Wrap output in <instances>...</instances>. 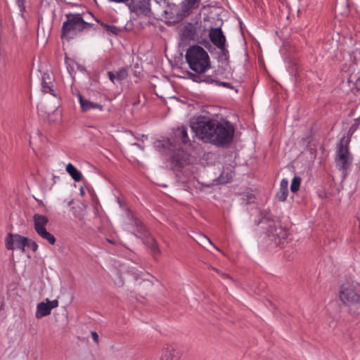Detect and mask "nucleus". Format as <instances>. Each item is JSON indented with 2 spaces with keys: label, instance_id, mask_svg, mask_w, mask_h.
<instances>
[{
  "label": "nucleus",
  "instance_id": "1",
  "mask_svg": "<svg viewBox=\"0 0 360 360\" xmlns=\"http://www.w3.org/2000/svg\"><path fill=\"white\" fill-rule=\"evenodd\" d=\"M190 125L196 136L217 146L229 144L233 138V126L227 121L219 122L205 116H200L192 119Z\"/></svg>",
  "mask_w": 360,
  "mask_h": 360
},
{
  "label": "nucleus",
  "instance_id": "2",
  "mask_svg": "<svg viewBox=\"0 0 360 360\" xmlns=\"http://www.w3.org/2000/svg\"><path fill=\"white\" fill-rule=\"evenodd\" d=\"M186 60L189 68L195 73L188 72V78L195 82L212 84L214 81L211 76L204 74L210 68V60L208 53L201 46L195 45L188 49Z\"/></svg>",
  "mask_w": 360,
  "mask_h": 360
},
{
  "label": "nucleus",
  "instance_id": "3",
  "mask_svg": "<svg viewBox=\"0 0 360 360\" xmlns=\"http://www.w3.org/2000/svg\"><path fill=\"white\" fill-rule=\"evenodd\" d=\"M89 27L90 24L85 22L80 14L67 15V20L63 24L61 37L72 38L78 32Z\"/></svg>",
  "mask_w": 360,
  "mask_h": 360
},
{
  "label": "nucleus",
  "instance_id": "4",
  "mask_svg": "<svg viewBox=\"0 0 360 360\" xmlns=\"http://www.w3.org/2000/svg\"><path fill=\"white\" fill-rule=\"evenodd\" d=\"M340 300L345 304H356L360 302V284L354 281L344 283L339 292Z\"/></svg>",
  "mask_w": 360,
  "mask_h": 360
},
{
  "label": "nucleus",
  "instance_id": "5",
  "mask_svg": "<svg viewBox=\"0 0 360 360\" xmlns=\"http://www.w3.org/2000/svg\"><path fill=\"white\" fill-rule=\"evenodd\" d=\"M352 161V157L349 151L347 143H345V139L342 138L338 145V150L335 157L336 165L340 170L347 169Z\"/></svg>",
  "mask_w": 360,
  "mask_h": 360
},
{
  "label": "nucleus",
  "instance_id": "6",
  "mask_svg": "<svg viewBox=\"0 0 360 360\" xmlns=\"http://www.w3.org/2000/svg\"><path fill=\"white\" fill-rule=\"evenodd\" d=\"M266 233L269 240L276 245H283L288 242V231L282 227L279 223L269 225Z\"/></svg>",
  "mask_w": 360,
  "mask_h": 360
},
{
  "label": "nucleus",
  "instance_id": "7",
  "mask_svg": "<svg viewBox=\"0 0 360 360\" xmlns=\"http://www.w3.org/2000/svg\"><path fill=\"white\" fill-rule=\"evenodd\" d=\"M166 4V0H161L159 1L160 6L165 7L162 11V20L169 24L177 22L179 19V13L177 6L174 4H167V6Z\"/></svg>",
  "mask_w": 360,
  "mask_h": 360
},
{
  "label": "nucleus",
  "instance_id": "8",
  "mask_svg": "<svg viewBox=\"0 0 360 360\" xmlns=\"http://www.w3.org/2000/svg\"><path fill=\"white\" fill-rule=\"evenodd\" d=\"M27 245V238L18 234L8 233L5 239V245L8 250L25 251Z\"/></svg>",
  "mask_w": 360,
  "mask_h": 360
},
{
  "label": "nucleus",
  "instance_id": "9",
  "mask_svg": "<svg viewBox=\"0 0 360 360\" xmlns=\"http://www.w3.org/2000/svg\"><path fill=\"white\" fill-rule=\"evenodd\" d=\"M181 352L174 344H165L162 346L159 360H179Z\"/></svg>",
  "mask_w": 360,
  "mask_h": 360
},
{
  "label": "nucleus",
  "instance_id": "10",
  "mask_svg": "<svg viewBox=\"0 0 360 360\" xmlns=\"http://www.w3.org/2000/svg\"><path fill=\"white\" fill-rule=\"evenodd\" d=\"M58 306V301L57 300L52 301L46 300V302H41L39 303L37 306V311L35 314L36 318L41 319L49 315L51 312V310L54 308H56Z\"/></svg>",
  "mask_w": 360,
  "mask_h": 360
},
{
  "label": "nucleus",
  "instance_id": "11",
  "mask_svg": "<svg viewBox=\"0 0 360 360\" xmlns=\"http://www.w3.org/2000/svg\"><path fill=\"white\" fill-rule=\"evenodd\" d=\"M209 36L217 47H222L225 44L226 38L220 27L210 29Z\"/></svg>",
  "mask_w": 360,
  "mask_h": 360
},
{
  "label": "nucleus",
  "instance_id": "12",
  "mask_svg": "<svg viewBox=\"0 0 360 360\" xmlns=\"http://www.w3.org/2000/svg\"><path fill=\"white\" fill-rule=\"evenodd\" d=\"M33 222H34V228L36 231V232H39L41 230H44L46 229V226L47 225L49 222V219L47 217L39 214H35L33 216Z\"/></svg>",
  "mask_w": 360,
  "mask_h": 360
},
{
  "label": "nucleus",
  "instance_id": "13",
  "mask_svg": "<svg viewBox=\"0 0 360 360\" xmlns=\"http://www.w3.org/2000/svg\"><path fill=\"white\" fill-rule=\"evenodd\" d=\"M79 101L82 110L84 112H86L93 109H98L100 111L103 110V106L101 105L91 102L89 100L85 99L82 96H79Z\"/></svg>",
  "mask_w": 360,
  "mask_h": 360
},
{
  "label": "nucleus",
  "instance_id": "14",
  "mask_svg": "<svg viewBox=\"0 0 360 360\" xmlns=\"http://www.w3.org/2000/svg\"><path fill=\"white\" fill-rule=\"evenodd\" d=\"M288 181L283 179L280 184L279 192L277 193L276 197L280 201H285L288 193Z\"/></svg>",
  "mask_w": 360,
  "mask_h": 360
},
{
  "label": "nucleus",
  "instance_id": "15",
  "mask_svg": "<svg viewBox=\"0 0 360 360\" xmlns=\"http://www.w3.org/2000/svg\"><path fill=\"white\" fill-rule=\"evenodd\" d=\"M66 172L75 181H80L82 179V174L72 163H68L65 167Z\"/></svg>",
  "mask_w": 360,
  "mask_h": 360
},
{
  "label": "nucleus",
  "instance_id": "16",
  "mask_svg": "<svg viewBox=\"0 0 360 360\" xmlns=\"http://www.w3.org/2000/svg\"><path fill=\"white\" fill-rule=\"evenodd\" d=\"M199 6L198 0H184L181 2V10L185 14H188L190 11Z\"/></svg>",
  "mask_w": 360,
  "mask_h": 360
},
{
  "label": "nucleus",
  "instance_id": "17",
  "mask_svg": "<svg viewBox=\"0 0 360 360\" xmlns=\"http://www.w3.org/2000/svg\"><path fill=\"white\" fill-rule=\"evenodd\" d=\"M42 81V89L45 93H50L53 96H56V94L55 90L53 88V84H51V78L49 75H44L43 76Z\"/></svg>",
  "mask_w": 360,
  "mask_h": 360
},
{
  "label": "nucleus",
  "instance_id": "18",
  "mask_svg": "<svg viewBox=\"0 0 360 360\" xmlns=\"http://www.w3.org/2000/svg\"><path fill=\"white\" fill-rule=\"evenodd\" d=\"M134 11L139 15H148L150 13V8L145 2H140L133 6Z\"/></svg>",
  "mask_w": 360,
  "mask_h": 360
},
{
  "label": "nucleus",
  "instance_id": "19",
  "mask_svg": "<svg viewBox=\"0 0 360 360\" xmlns=\"http://www.w3.org/2000/svg\"><path fill=\"white\" fill-rule=\"evenodd\" d=\"M143 243L154 252L157 251V243L155 238L150 233L146 232L143 237Z\"/></svg>",
  "mask_w": 360,
  "mask_h": 360
},
{
  "label": "nucleus",
  "instance_id": "20",
  "mask_svg": "<svg viewBox=\"0 0 360 360\" xmlns=\"http://www.w3.org/2000/svg\"><path fill=\"white\" fill-rule=\"evenodd\" d=\"M174 135L177 139L181 140L184 143H188L189 142V138L187 134V127L185 126H181L177 128L174 132Z\"/></svg>",
  "mask_w": 360,
  "mask_h": 360
},
{
  "label": "nucleus",
  "instance_id": "21",
  "mask_svg": "<svg viewBox=\"0 0 360 360\" xmlns=\"http://www.w3.org/2000/svg\"><path fill=\"white\" fill-rule=\"evenodd\" d=\"M37 234L44 240H47L51 245L56 243V238L53 234L49 233L46 229L37 232Z\"/></svg>",
  "mask_w": 360,
  "mask_h": 360
},
{
  "label": "nucleus",
  "instance_id": "22",
  "mask_svg": "<svg viewBox=\"0 0 360 360\" xmlns=\"http://www.w3.org/2000/svg\"><path fill=\"white\" fill-rule=\"evenodd\" d=\"M197 242L203 246L204 248H207L208 245H212L215 249L218 250L217 248L213 245L212 241L205 235L200 234L196 239Z\"/></svg>",
  "mask_w": 360,
  "mask_h": 360
},
{
  "label": "nucleus",
  "instance_id": "23",
  "mask_svg": "<svg viewBox=\"0 0 360 360\" xmlns=\"http://www.w3.org/2000/svg\"><path fill=\"white\" fill-rule=\"evenodd\" d=\"M182 34L186 38L193 39L195 34V30L191 25H189L184 27Z\"/></svg>",
  "mask_w": 360,
  "mask_h": 360
},
{
  "label": "nucleus",
  "instance_id": "24",
  "mask_svg": "<svg viewBox=\"0 0 360 360\" xmlns=\"http://www.w3.org/2000/svg\"><path fill=\"white\" fill-rule=\"evenodd\" d=\"M233 176V172L232 170L225 173L223 172L219 177V181L221 184H226L229 182L231 179H232Z\"/></svg>",
  "mask_w": 360,
  "mask_h": 360
},
{
  "label": "nucleus",
  "instance_id": "25",
  "mask_svg": "<svg viewBox=\"0 0 360 360\" xmlns=\"http://www.w3.org/2000/svg\"><path fill=\"white\" fill-rule=\"evenodd\" d=\"M301 182V178L300 176H295L292 181L291 185H290V190L292 193L297 192L300 186Z\"/></svg>",
  "mask_w": 360,
  "mask_h": 360
},
{
  "label": "nucleus",
  "instance_id": "26",
  "mask_svg": "<svg viewBox=\"0 0 360 360\" xmlns=\"http://www.w3.org/2000/svg\"><path fill=\"white\" fill-rule=\"evenodd\" d=\"M117 79V80H123L127 78V70L126 68H122L119 70V71L116 73Z\"/></svg>",
  "mask_w": 360,
  "mask_h": 360
},
{
  "label": "nucleus",
  "instance_id": "27",
  "mask_svg": "<svg viewBox=\"0 0 360 360\" xmlns=\"http://www.w3.org/2000/svg\"><path fill=\"white\" fill-rule=\"evenodd\" d=\"M103 27L107 30H109L110 32L113 34H116L117 31L118 30L117 27L115 26L108 25H103Z\"/></svg>",
  "mask_w": 360,
  "mask_h": 360
},
{
  "label": "nucleus",
  "instance_id": "28",
  "mask_svg": "<svg viewBox=\"0 0 360 360\" xmlns=\"http://www.w3.org/2000/svg\"><path fill=\"white\" fill-rule=\"evenodd\" d=\"M222 53V56L224 57L225 59H227L229 58V51L225 47V44L223 45L222 47H218Z\"/></svg>",
  "mask_w": 360,
  "mask_h": 360
},
{
  "label": "nucleus",
  "instance_id": "29",
  "mask_svg": "<svg viewBox=\"0 0 360 360\" xmlns=\"http://www.w3.org/2000/svg\"><path fill=\"white\" fill-rule=\"evenodd\" d=\"M109 79L115 83V80L117 79L116 74H114L112 72H108Z\"/></svg>",
  "mask_w": 360,
  "mask_h": 360
},
{
  "label": "nucleus",
  "instance_id": "30",
  "mask_svg": "<svg viewBox=\"0 0 360 360\" xmlns=\"http://www.w3.org/2000/svg\"><path fill=\"white\" fill-rule=\"evenodd\" d=\"M18 4L20 8V10H23L25 8V0H17Z\"/></svg>",
  "mask_w": 360,
  "mask_h": 360
},
{
  "label": "nucleus",
  "instance_id": "31",
  "mask_svg": "<svg viewBox=\"0 0 360 360\" xmlns=\"http://www.w3.org/2000/svg\"><path fill=\"white\" fill-rule=\"evenodd\" d=\"M91 337H92L93 340L96 343H98V335L97 333L96 332H91Z\"/></svg>",
  "mask_w": 360,
  "mask_h": 360
},
{
  "label": "nucleus",
  "instance_id": "32",
  "mask_svg": "<svg viewBox=\"0 0 360 360\" xmlns=\"http://www.w3.org/2000/svg\"><path fill=\"white\" fill-rule=\"evenodd\" d=\"M215 81V83H218L219 85H221V86H226V87H231V84L229 83H227V82H217L216 80ZM214 83V82H213Z\"/></svg>",
  "mask_w": 360,
  "mask_h": 360
},
{
  "label": "nucleus",
  "instance_id": "33",
  "mask_svg": "<svg viewBox=\"0 0 360 360\" xmlns=\"http://www.w3.org/2000/svg\"><path fill=\"white\" fill-rule=\"evenodd\" d=\"M111 1H114V2L122 3V2H126L128 0H111Z\"/></svg>",
  "mask_w": 360,
  "mask_h": 360
},
{
  "label": "nucleus",
  "instance_id": "34",
  "mask_svg": "<svg viewBox=\"0 0 360 360\" xmlns=\"http://www.w3.org/2000/svg\"><path fill=\"white\" fill-rule=\"evenodd\" d=\"M354 129H355V127H354V124H353V125L350 127V129H349V131H353V130H354Z\"/></svg>",
  "mask_w": 360,
  "mask_h": 360
},
{
  "label": "nucleus",
  "instance_id": "35",
  "mask_svg": "<svg viewBox=\"0 0 360 360\" xmlns=\"http://www.w3.org/2000/svg\"><path fill=\"white\" fill-rule=\"evenodd\" d=\"M248 199H249V200H248V202H247V203H250V202H252V201L250 200V199L252 198V195H250V196H248Z\"/></svg>",
  "mask_w": 360,
  "mask_h": 360
},
{
  "label": "nucleus",
  "instance_id": "36",
  "mask_svg": "<svg viewBox=\"0 0 360 360\" xmlns=\"http://www.w3.org/2000/svg\"><path fill=\"white\" fill-rule=\"evenodd\" d=\"M186 160H184L183 162H180V164H181V165L186 164Z\"/></svg>",
  "mask_w": 360,
  "mask_h": 360
}]
</instances>
